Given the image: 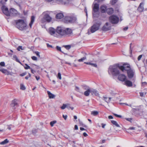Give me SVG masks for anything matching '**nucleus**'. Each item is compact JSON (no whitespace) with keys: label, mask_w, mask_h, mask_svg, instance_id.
Segmentation results:
<instances>
[{"label":"nucleus","mask_w":147,"mask_h":147,"mask_svg":"<svg viewBox=\"0 0 147 147\" xmlns=\"http://www.w3.org/2000/svg\"><path fill=\"white\" fill-rule=\"evenodd\" d=\"M64 17L63 13H60L57 14L56 16V18L57 19H60L63 18Z\"/></svg>","instance_id":"nucleus-20"},{"label":"nucleus","mask_w":147,"mask_h":147,"mask_svg":"<svg viewBox=\"0 0 147 147\" xmlns=\"http://www.w3.org/2000/svg\"><path fill=\"white\" fill-rule=\"evenodd\" d=\"M101 24V22H98L94 24L91 28L90 31L91 32L93 33L98 30Z\"/></svg>","instance_id":"nucleus-5"},{"label":"nucleus","mask_w":147,"mask_h":147,"mask_svg":"<svg viewBox=\"0 0 147 147\" xmlns=\"http://www.w3.org/2000/svg\"><path fill=\"white\" fill-rule=\"evenodd\" d=\"M144 3H140L139 7L138 8V10L140 12L144 10V8L143 7Z\"/></svg>","instance_id":"nucleus-22"},{"label":"nucleus","mask_w":147,"mask_h":147,"mask_svg":"<svg viewBox=\"0 0 147 147\" xmlns=\"http://www.w3.org/2000/svg\"><path fill=\"white\" fill-rule=\"evenodd\" d=\"M102 127L103 128H104L106 125L104 124L103 123H102Z\"/></svg>","instance_id":"nucleus-64"},{"label":"nucleus","mask_w":147,"mask_h":147,"mask_svg":"<svg viewBox=\"0 0 147 147\" xmlns=\"http://www.w3.org/2000/svg\"><path fill=\"white\" fill-rule=\"evenodd\" d=\"M38 57H37L35 56H33L32 57V59L34 61H37L39 59L40 56H38Z\"/></svg>","instance_id":"nucleus-31"},{"label":"nucleus","mask_w":147,"mask_h":147,"mask_svg":"<svg viewBox=\"0 0 147 147\" xmlns=\"http://www.w3.org/2000/svg\"><path fill=\"white\" fill-rule=\"evenodd\" d=\"M0 71L2 73L5 74V75H12V72L8 71L6 69H0Z\"/></svg>","instance_id":"nucleus-16"},{"label":"nucleus","mask_w":147,"mask_h":147,"mask_svg":"<svg viewBox=\"0 0 147 147\" xmlns=\"http://www.w3.org/2000/svg\"><path fill=\"white\" fill-rule=\"evenodd\" d=\"M71 48V46L70 45H67L65 46V48L67 50Z\"/></svg>","instance_id":"nucleus-45"},{"label":"nucleus","mask_w":147,"mask_h":147,"mask_svg":"<svg viewBox=\"0 0 147 147\" xmlns=\"http://www.w3.org/2000/svg\"><path fill=\"white\" fill-rule=\"evenodd\" d=\"M113 114L116 117L119 118H122V116L121 115H118L115 113H113Z\"/></svg>","instance_id":"nucleus-46"},{"label":"nucleus","mask_w":147,"mask_h":147,"mask_svg":"<svg viewBox=\"0 0 147 147\" xmlns=\"http://www.w3.org/2000/svg\"><path fill=\"white\" fill-rule=\"evenodd\" d=\"M76 20V17L70 15H67L65 16L63 19V21L66 23H73Z\"/></svg>","instance_id":"nucleus-4"},{"label":"nucleus","mask_w":147,"mask_h":147,"mask_svg":"<svg viewBox=\"0 0 147 147\" xmlns=\"http://www.w3.org/2000/svg\"><path fill=\"white\" fill-rule=\"evenodd\" d=\"M31 75L30 73H29L28 74V76H26L25 77V78L26 80H28L29 78H30V77H31Z\"/></svg>","instance_id":"nucleus-48"},{"label":"nucleus","mask_w":147,"mask_h":147,"mask_svg":"<svg viewBox=\"0 0 147 147\" xmlns=\"http://www.w3.org/2000/svg\"><path fill=\"white\" fill-rule=\"evenodd\" d=\"M12 105L13 106H15L17 105V103L16 102V101L15 100H14L12 102Z\"/></svg>","instance_id":"nucleus-44"},{"label":"nucleus","mask_w":147,"mask_h":147,"mask_svg":"<svg viewBox=\"0 0 147 147\" xmlns=\"http://www.w3.org/2000/svg\"><path fill=\"white\" fill-rule=\"evenodd\" d=\"M10 16H15L18 13L17 11L13 8H11L10 10Z\"/></svg>","instance_id":"nucleus-14"},{"label":"nucleus","mask_w":147,"mask_h":147,"mask_svg":"<svg viewBox=\"0 0 147 147\" xmlns=\"http://www.w3.org/2000/svg\"><path fill=\"white\" fill-rule=\"evenodd\" d=\"M84 89L86 91L84 93V94L86 96H88L90 93H91V88L88 86L85 85L83 86Z\"/></svg>","instance_id":"nucleus-9"},{"label":"nucleus","mask_w":147,"mask_h":147,"mask_svg":"<svg viewBox=\"0 0 147 147\" xmlns=\"http://www.w3.org/2000/svg\"><path fill=\"white\" fill-rule=\"evenodd\" d=\"M57 121H53L51 122L50 124L51 127H53L54 125V124L56 123Z\"/></svg>","instance_id":"nucleus-40"},{"label":"nucleus","mask_w":147,"mask_h":147,"mask_svg":"<svg viewBox=\"0 0 147 147\" xmlns=\"http://www.w3.org/2000/svg\"><path fill=\"white\" fill-rule=\"evenodd\" d=\"M1 9L3 13L7 16L10 15L9 13V12L8 9L5 6H3L1 7Z\"/></svg>","instance_id":"nucleus-11"},{"label":"nucleus","mask_w":147,"mask_h":147,"mask_svg":"<svg viewBox=\"0 0 147 147\" xmlns=\"http://www.w3.org/2000/svg\"><path fill=\"white\" fill-rule=\"evenodd\" d=\"M98 113V112L97 111H93L91 112V114L94 116L97 115Z\"/></svg>","instance_id":"nucleus-36"},{"label":"nucleus","mask_w":147,"mask_h":147,"mask_svg":"<svg viewBox=\"0 0 147 147\" xmlns=\"http://www.w3.org/2000/svg\"><path fill=\"white\" fill-rule=\"evenodd\" d=\"M33 67H34L35 68H36L37 69H39V67L37 65H33Z\"/></svg>","instance_id":"nucleus-50"},{"label":"nucleus","mask_w":147,"mask_h":147,"mask_svg":"<svg viewBox=\"0 0 147 147\" xmlns=\"http://www.w3.org/2000/svg\"><path fill=\"white\" fill-rule=\"evenodd\" d=\"M63 117L65 120H66L67 117V115H63Z\"/></svg>","instance_id":"nucleus-52"},{"label":"nucleus","mask_w":147,"mask_h":147,"mask_svg":"<svg viewBox=\"0 0 147 147\" xmlns=\"http://www.w3.org/2000/svg\"><path fill=\"white\" fill-rule=\"evenodd\" d=\"M66 108L68 109H71L72 110H73L74 108L73 107H71L70 105L69 104H66Z\"/></svg>","instance_id":"nucleus-34"},{"label":"nucleus","mask_w":147,"mask_h":147,"mask_svg":"<svg viewBox=\"0 0 147 147\" xmlns=\"http://www.w3.org/2000/svg\"><path fill=\"white\" fill-rule=\"evenodd\" d=\"M16 24L17 28L21 30H25L26 28L27 24L23 20H16Z\"/></svg>","instance_id":"nucleus-3"},{"label":"nucleus","mask_w":147,"mask_h":147,"mask_svg":"<svg viewBox=\"0 0 147 147\" xmlns=\"http://www.w3.org/2000/svg\"><path fill=\"white\" fill-rule=\"evenodd\" d=\"M57 1L61 4L67 5L69 3V1L67 0H56Z\"/></svg>","instance_id":"nucleus-18"},{"label":"nucleus","mask_w":147,"mask_h":147,"mask_svg":"<svg viewBox=\"0 0 147 147\" xmlns=\"http://www.w3.org/2000/svg\"><path fill=\"white\" fill-rule=\"evenodd\" d=\"M101 10V12L102 13L105 12L106 10V6L105 5L102 6L100 8Z\"/></svg>","instance_id":"nucleus-26"},{"label":"nucleus","mask_w":147,"mask_h":147,"mask_svg":"<svg viewBox=\"0 0 147 147\" xmlns=\"http://www.w3.org/2000/svg\"><path fill=\"white\" fill-rule=\"evenodd\" d=\"M99 9V5L97 3H95L94 5L93 11L92 13L93 17L95 16V13L97 12Z\"/></svg>","instance_id":"nucleus-12"},{"label":"nucleus","mask_w":147,"mask_h":147,"mask_svg":"<svg viewBox=\"0 0 147 147\" xmlns=\"http://www.w3.org/2000/svg\"><path fill=\"white\" fill-rule=\"evenodd\" d=\"M34 20L35 17H34V16H32L31 18V21L30 23L29 24V26L30 27V28H31L34 22Z\"/></svg>","instance_id":"nucleus-25"},{"label":"nucleus","mask_w":147,"mask_h":147,"mask_svg":"<svg viewBox=\"0 0 147 147\" xmlns=\"http://www.w3.org/2000/svg\"><path fill=\"white\" fill-rule=\"evenodd\" d=\"M0 66L2 67L5 66V63L4 62H1L0 63Z\"/></svg>","instance_id":"nucleus-47"},{"label":"nucleus","mask_w":147,"mask_h":147,"mask_svg":"<svg viewBox=\"0 0 147 147\" xmlns=\"http://www.w3.org/2000/svg\"><path fill=\"white\" fill-rule=\"evenodd\" d=\"M116 65L110 66L109 69V73L113 76H116L119 74V69H120Z\"/></svg>","instance_id":"nucleus-2"},{"label":"nucleus","mask_w":147,"mask_h":147,"mask_svg":"<svg viewBox=\"0 0 147 147\" xmlns=\"http://www.w3.org/2000/svg\"><path fill=\"white\" fill-rule=\"evenodd\" d=\"M86 59V57H84L82 58L81 59H78V61L80 62H82L84 61Z\"/></svg>","instance_id":"nucleus-41"},{"label":"nucleus","mask_w":147,"mask_h":147,"mask_svg":"<svg viewBox=\"0 0 147 147\" xmlns=\"http://www.w3.org/2000/svg\"><path fill=\"white\" fill-rule=\"evenodd\" d=\"M119 68L123 72L125 71H127L128 76L129 78H131L135 76V71L134 69L131 68L129 64L125 63L123 65L121 66Z\"/></svg>","instance_id":"nucleus-1"},{"label":"nucleus","mask_w":147,"mask_h":147,"mask_svg":"<svg viewBox=\"0 0 147 147\" xmlns=\"http://www.w3.org/2000/svg\"><path fill=\"white\" fill-rule=\"evenodd\" d=\"M140 95L141 96H143L144 95V93L143 92H140Z\"/></svg>","instance_id":"nucleus-57"},{"label":"nucleus","mask_w":147,"mask_h":147,"mask_svg":"<svg viewBox=\"0 0 147 147\" xmlns=\"http://www.w3.org/2000/svg\"><path fill=\"white\" fill-rule=\"evenodd\" d=\"M91 93L92 95L94 94L96 96H98V92L95 89H91Z\"/></svg>","instance_id":"nucleus-19"},{"label":"nucleus","mask_w":147,"mask_h":147,"mask_svg":"<svg viewBox=\"0 0 147 147\" xmlns=\"http://www.w3.org/2000/svg\"><path fill=\"white\" fill-rule=\"evenodd\" d=\"M75 90L78 92H79V87H76Z\"/></svg>","instance_id":"nucleus-54"},{"label":"nucleus","mask_w":147,"mask_h":147,"mask_svg":"<svg viewBox=\"0 0 147 147\" xmlns=\"http://www.w3.org/2000/svg\"><path fill=\"white\" fill-rule=\"evenodd\" d=\"M24 67L25 69H31L30 67L26 64H25V66H24Z\"/></svg>","instance_id":"nucleus-39"},{"label":"nucleus","mask_w":147,"mask_h":147,"mask_svg":"<svg viewBox=\"0 0 147 147\" xmlns=\"http://www.w3.org/2000/svg\"><path fill=\"white\" fill-rule=\"evenodd\" d=\"M109 20L112 24H116L118 22L119 18L116 16L112 15L110 17Z\"/></svg>","instance_id":"nucleus-6"},{"label":"nucleus","mask_w":147,"mask_h":147,"mask_svg":"<svg viewBox=\"0 0 147 147\" xmlns=\"http://www.w3.org/2000/svg\"><path fill=\"white\" fill-rule=\"evenodd\" d=\"M57 77L60 80H61L62 79L61 75L60 73H58Z\"/></svg>","instance_id":"nucleus-42"},{"label":"nucleus","mask_w":147,"mask_h":147,"mask_svg":"<svg viewBox=\"0 0 147 147\" xmlns=\"http://www.w3.org/2000/svg\"><path fill=\"white\" fill-rule=\"evenodd\" d=\"M8 142L9 141L7 139H6L3 141L1 142L0 143V144L1 145H4L8 143Z\"/></svg>","instance_id":"nucleus-30"},{"label":"nucleus","mask_w":147,"mask_h":147,"mask_svg":"<svg viewBox=\"0 0 147 147\" xmlns=\"http://www.w3.org/2000/svg\"><path fill=\"white\" fill-rule=\"evenodd\" d=\"M20 88L22 90H24L26 89V87L23 84H21L20 85Z\"/></svg>","instance_id":"nucleus-37"},{"label":"nucleus","mask_w":147,"mask_h":147,"mask_svg":"<svg viewBox=\"0 0 147 147\" xmlns=\"http://www.w3.org/2000/svg\"><path fill=\"white\" fill-rule=\"evenodd\" d=\"M47 92L50 98H54L55 96V95L52 94L49 91H47Z\"/></svg>","instance_id":"nucleus-27"},{"label":"nucleus","mask_w":147,"mask_h":147,"mask_svg":"<svg viewBox=\"0 0 147 147\" xmlns=\"http://www.w3.org/2000/svg\"><path fill=\"white\" fill-rule=\"evenodd\" d=\"M111 98V97L108 98L106 96H104L103 97L102 99L106 102L107 103H108L110 102Z\"/></svg>","instance_id":"nucleus-24"},{"label":"nucleus","mask_w":147,"mask_h":147,"mask_svg":"<svg viewBox=\"0 0 147 147\" xmlns=\"http://www.w3.org/2000/svg\"><path fill=\"white\" fill-rule=\"evenodd\" d=\"M35 77L37 80H38L40 79V77L39 76H36Z\"/></svg>","instance_id":"nucleus-63"},{"label":"nucleus","mask_w":147,"mask_h":147,"mask_svg":"<svg viewBox=\"0 0 147 147\" xmlns=\"http://www.w3.org/2000/svg\"><path fill=\"white\" fill-rule=\"evenodd\" d=\"M65 28L61 27H57L56 30V32L59 35L63 36L65 35Z\"/></svg>","instance_id":"nucleus-8"},{"label":"nucleus","mask_w":147,"mask_h":147,"mask_svg":"<svg viewBox=\"0 0 147 147\" xmlns=\"http://www.w3.org/2000/svg\"><path fill=\"white\" fill-rule=\"evenodd\" d=\"M142 56H139L138 57V60H140L142 57Z\"/></svg>","instance_id":"nucleus-61"},{"label":"nucleus","mask_w":147,"mask_h":147,"mask_svg":"<svg viewBox=\"0 0 147 147\" xmlns=\"http://www.w3.org/2000/svg\"><path fill=\"white\" fill-rule=\"evenodd\" d=\"M30 69L31 70V72L32 73L34 74L36 72V71L33 70L32 68H31Z\"/></svg>","instance_id":"nucleus-53"},{"label":"nucleus","mask_w":147,"mask_h":147,"mask_svg":"<svg viewBox=\"0 0 147 147\" xmlns=\"http://www.w3.org/2000/svg\"><path fill=\"white\" fill-rule=\"evenodd\" d=\"M111 122L113 124L115 125L117 127H120L119 125L118 124L117 122L116 121L112 120L111 121Z\"/></svg>","instance_id":"nucleus-29"},{"label":"nucleus","mask_w":147,"mask_h":147,"mask_svg":"<svg viewBox=\"0 0 147 147\" xmlns=\"http://www.w3.org/2000/svg\"><path fill=\"white\" fill-rule=\"evenodd\" d=\"M131 43L130 45V53L131 54H132V50L131 48Z\"/></svg>","instance_id":"nucleus-51"},{"label":"nucleus","mask_w":147,"mask_h":147,"mask_svg":"<svg viewBox=\"0 0 147 147\" xmlns=\"http://www.w3.org/2000/svg\"><path fill=\"white\" fill-rule=\"evenodd\" d=\"M118 79L122 81H125L126 79V76L124 75H120L118 76Z\"/></svg>","instance_id":"nucleus-17"},{"label":"nucleus","mask_w":147,"mask_h":147,"mask_svg":"<svg viewBox=\"0 0 147 147\" xmlns=\"http://www.w3.org/2000/svg\"><path fill=\"white\" fill-rule=\"evenodd\" d=\"M65 35H70L73 34V30L70 28H65Z\"/></svg>","instance_id":"nucleus-13"},{"label":"nucleus","mask_w":147,"mask_h":147,"mask_svg":"<svg viewBox=\"0 0 147 147\" xmlns=\"http://www.w3.org/2000/svg\"><path fill=\"white\" fill-rule=\"evenodd\" d=\"M56 48H57V49L58 50V51H60L61 52H62L64 54H67V53H65V52H64L63 51H62V50H61V47L58 46H57L56 47Z\"/></svg>","instance_id":"nucleus-33"},{"label":"nucleus","mask_w":147,"mask_h":147,"mask_svg":"<svg viewBox=\"0 0 147 147\" xmlns=\"http://www.w3.org/2000/svg\"><path fill=\"white\" fill-rule=\"evenodd\" d=\"M74 128L76 130H78V127L77 125H75Z\"/></svg>","instance_id":"nucleus-56"},{"label":"nucleus","mask_w":147,"mask_h":147,"mask_svg":"<svg viewBox=\"0 0 147 147\" xmlns=\"http://www.w3.org/2000/svg\"><path fill=\"white\" fill-rule=\"evenodd\" d=\"M117 0H112L110 1L112 5L115 4L117 1Z\"/></svg>","instance_id":"nucleus-38"},{"label":"nucleus","mask_w":147,"mask_h":147,"mask_svg":"<svg viewBox=\"0 0 147 147\" xmlns=\"http://www.w3.org/2000/svg\"><path fill=\"white\" fill-rule=\"evenodd\" d=\"M84 63L86 64L87 65H92V66L94 67H97V65L96 63H92L91 62H85Z\"/></svg>","instance_id":"nucleus-28"},{"label":"nucleus","mask_w":147,"mask_h":147,"mask_svg":"<svg viewBox=\"0 0 147 147\" xmlns=\"http://www.w3.org/2000/svg\"><path fill=\"white\" fill-rule=\"evenodd\" d=\"M108 118L109 119H113V117L111 115H110L108 116Z\"/></svg>","instance_id":"nucleus-55"},{"label":"nucleus","mask_w":147,"mask_h":147,"mask_svg":"<svg viewBox=\"0 0 147 147\" xmlns=\"http://www.w3.org/2000/svg\"><path fill=\"white\" fill-rule=\"evenodd\" d=\"M124 83L125 85L129 87L131 86L132 85V82L128 80H125V81Z\"/></svg>","instance_id":"nucleus-21"},{"label":"nucleus","mask_w":147,"mask_h":147,"mask_svg":"<svg viewBox=\"0 0 147 147\" xmlns=\"http://www.w3.org/2000/svg\"><path fill=\"white\" fill-rule=\"evenodd\" d=\"M66 104H63L62 105V106L61 107V109H65L66 108Z\"/></svg>","instance_id":"nucleus-43"},{"label":"nucleus","mask_w":147,"mask_h":147,"mask_svg":"<svg viewBox=\"0 0 147 147\" xmlns=\"http://www.w3.org/2000/svg\"><path fill=\"white\" fill-rule=\"evenodd\" d=\"M83 135V136L85 137H86L88 136L87 134L85 132L84 133Z\"/></svg>","instance_id":"nucleus-59"},{"label":"nucleus","mask_w":147,"mask_h":147,"mask_svg":"<svg viewBox=\"0 0 147 147\" xmlns=\"http://www.w3.org/2000/svg\"><path fill=\"white\" fill-rule=\"evenodd\" d=\"M47 46L48 47H50V48H52V46L49 45V44H47Z\"/></svg>","instance_id":"nucleus-58"},{"label":"nucleus","mask_w":147,"mask_h":147,"mask_svg":"<svg viewBox=\"0 0 147 147\" xmlns=\"http://www.w3.org/2000/svg\"><path fill=\"white\" fill-rule=\"evenodd\" d=\"M125 119H126L127 121H128L130 122H131V121L132 120V119L131 118H125Z\"/></svg>","instance_id":"nucleus-49"},{"label":"nucleus","mask_w":147,"mask_h":147,"mask_svg":"<svg viewBox=\"0 0 147 147\" xmlns=\"http://www.w3.org/2000/svg\"><path fill=\"white\" fill-rule=\"evenodd\" d=\"M35 54L36 55H39V54H40V53L39 52H38V51H36V52H35Z\"/></svg>","instance_id":"nucleus-62"},{"label":"nucleus","mask_w":147,"mask_h":147,"mask_svg":"<svg viewBox=\"0 0 147 147\" xmlns=\"http://www.w3.org/2000/svg\"><path fill=\"white\" fill-rule=\"evenodd\" d=\"M13 59L16 60L17 62L20 63L22 64L21 62L20 61L19 59L17 58L16 56H13Z\"/></svg>","instance_id":"nucleus-32"},{"label":"nucleus","mask_w":147,"mask_h":147,"mask_svg":"<svg viewBox=\"0 0 147 147\" xmlns=\"http://www.w3.org/2000/svg\"><path fill=\"white\" fill-rule=\"evenodd\" d=\"M49 32L51 35L55 36V30L53 28H50L49 29Z\"/></svg>","instance_id":"nucleus-15"},{"label":"nucleus","mask_w":147,"mask_h":147,"mask_svg":"<svg viewBox=\"0 0 147 147\" xmlns=\"http://www.w3.org/2000/svg\"><path fill=\"white\" fill-rule=\"evenodd\" d=\"M24 48L22 46H19L17 48V50L18 51H20L21 50H24Z\"/></svg>","instance_id":"nucleus-35"},{"label":"nucleus","mask_w":147,"mask_h":147,"mask_svg":"<svg viewBox=\"0 0 147 147\" xmlns=\"http://www.w3.org/2000/svg\"><path fill=\"white\" fill-rule=\"evenodd\" d=\"M52 20V18L47 13L45 14L44 16L41 19V21L42 23H44L46 22H50Z\"/></svg>","instance_id":"nucleus-7"},{"label":"nucleus","mask_w":147,"mask_h":147,"mask_svg":"<svg viewBox=\"0 0 147 147\" xmlns=\"http://www.w3.org/2000/svg\"><path fill=\"white\" fill-rule=\"evenodd\" d=\"M129 129L130 130H134L135 129V128L133 127H130Z\"/></svg>","instance_id":"nucleus-60"},{"label":"nucleus","mask_w":147,"mask_h":147,"mask_svg":"<svg viewBox=\"0 0 147 147\" xmlns=\"http://www.w3.org/2000/svg\"><path fill=\"white\" fill-rule=\"evenodd\" d=\"M107 13L109 14H112L113 12V9L112 8H109L106 9Z\"/></svg>","instance_id":"nucleus-23"},{"label":"nucleus","mask_w":147,"mask_h":147,"mask_svg":"<svg viewBox=\"0 0 147 147\" xmlns=\"http://www.w3.org/2000/svg\"><path fill=\"white\" fill-rule=\"evenodd\" d=\"M111 25L109 23L107 22L102 28V30L103 31H107L111 29Z\"/></svg>","instance_id":"nucleus-10"}]
</instances>
